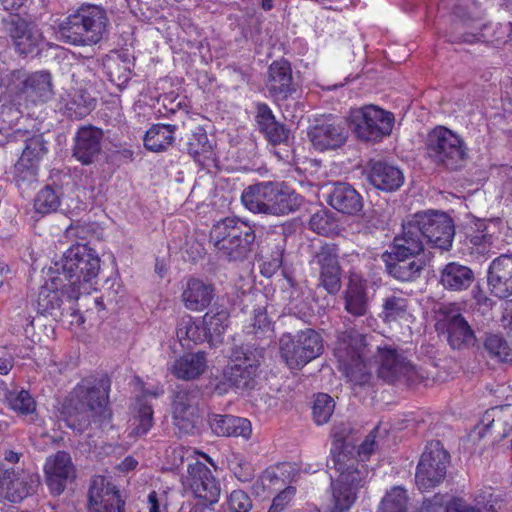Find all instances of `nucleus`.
<instances>
[{
  "mask_svg": "<svg viewBox=\"0 0 512 512\" xmlns=\"http://www.w3.org/2000/svg\"><path fill=\"white\" fill-rule=\"evenodd\" d=\"M330 463L338 473L331 481L330 512H347L358 497V491L366 483L368 467L360 464L354 454V447L345 440L344 432L333 430Z\"/></svg>",
  "mask_w": 512,
  "mask_h": 512,
  "instance_id": "obj_1",
  "label": "nucleus"
},
{
  "mask_svg": "<svg viewBox=\"0 0 512 512\" xmlns=\"http://www.w3.org/2000/svg\"><path fill=\"white\" fill-rule=\"evenodd\" d=\"M264 348L253 344L237 346L231 353L228 364L220 378H216L213 391L222 396L231 389L236 391L253 390L257 385L259 367L264 359Z\"/></svg>",
  "mask_w": 512,
  "mask_h": 512,
  "instance_id": "obj_2",
  "label": "nucleus"
},
{
  "mask_svg": "<svg viewBox=\"0 0 512 512\" xmlns=\"http://www.w3.org/2000/svg\"><path fill=\"white\" fill-rule=\"evenodd\" d=\"M243 205L253 213L282 216L297 211L301 195L280 182H261L247 187L242 195Z\"/></svg>",
  "mask_w": 512,
  "mask_h": 512,
  "instance_id": "obj_3",
  "label": "nucleus"
},
{
  "mask_svg": "<svg viewBox=\"0 0 512 512\" xmlns=\"http://www.w3.org/2000/svg\"><path fill=\"white\" fill-rule=\"evenodd\" d=\"M106 11L92 4L81 5L59 25L61 39L74 46H92L99 43L108 31Z\"/></svg>",
  "mask_w": 512,
  "mask_h": 512,
  "instance_id": "obj_4",
  "label": "nucleus"
},
{
  "mask_svg": "<svg viewBox=\"0 0 512 512\" xmlns=\"http://www.w3.org/2000/svg\"><path fill=\"white\" fill-rule=\"evenodd\" d=\"M75 394L78 399L75 413L68 419V425L71 428L82 431L92 421L100 426L110 421L111 412L107 407L108 385L106 380L101 379L93 386L83 381L76 387Z\"/></svg>",
  "mask_w": 512,
  "mask_h": 512,
  "instance_id": "obj_5",
  "label": "nucleus"
},
{
  "mask_svg": "<svg viewBox=\"0 0 512 512\" xmlns=\"http://www.w3.org/2000/svg\"><path fill=\"white\" fill-rule=\"evenodd\" d=\"M1 85L18 105L44 103L53 96L52 76L47 71L13 70L1 76Z\"/></svg>",
  "mask_w": 512,
  "mask_h": 512,
  "instance_id": "obj_6",
  "label": "nucleus"
},
{
  "mask_svg": "<svg viewBox=\"0 0 512 512\" xmlns=\"http://www.w3.org/2000/svg\"><path fill=\"white\" fill-rule=\"evenodd\" d=\"M210 240L220 257L238 261L246 258L250 252L255 233L246 223L234 218H225L213 226Z\"/></svg>",
  "mask_w": 512,
  "mask_h": 512,
  "instance_id": "obj_7",
  "label": "nucleus"
},
{
  "mask_svg": "<svg viewBox=\"0 0 512 512\" xmlns=\"http://www.w3.org/2000/svg\"><path fill=\"white\" fill-rule=\"evenodd\" d=\"M426 150L433 163L449 170L460 168L467 158L463 139L444 126H437L428 133Z\"/></svg>",
  "mask_w": 512,
  "mask_h": 512,
  "instance_id": "obj_8",
  "label": "nucleus"
},
{
  "mask_svg": "<svg viewBox=\"0 0 512 512\" xmlns=\"http://www.w3.org/2000/svg\"><path fill=\"white\" fill-rule=\"evenodd\" d=\"M323 352V340L313 329L284 333L279 339L280 357L290 369H300Z\"/></svg>",
  "mask_w": 512,
  "mask_h": 512,
  "instance_id": "obj_9",
  "label": "nucleus"
},
{
  "mask_svg": "<svg viewBox=\"0 0 512 512\" xmlns=\"http://www.w3.org/2000/svg\"><path fill=\"white\" fill-rule=\"evenodd\" d=\"M370 353L363 335L351 338L348 344L340 342L334 351L338 369L354 385H365L370 381L371 363L366 361Z\"/></svg>",
  "mask_w": 512,
  "mask_h": 512,
  "instance_id": "obj_10",
  "label": "nucleus"
},
{
  "mask_svg": "<svg viewBox=\"0 0 512 512\" xmlns=\"http://www.w3.org/2000/svg\"><path fill=\"white\" fill-rule=\"evenodd\" d=\"M57 264L59 271H62L63 280L69 281L73 287L90 283L100 271V258L87 244L71 246L64 253L61 263Z\"/></svg>",
  "mask_w": 512,
  "mask_h": 512,
  "instance_id": "obj_11",
  "label": "nucleus"
},
{
  "mask_svg": "<svg viewBox=\"0 0 512 512\" xmlns=\"http://www.w3.org/2000/svg\"><path fill=\"white\" fill-rule=\"evenodd\" d=\"M449 454L439 441H431L425 447L418 463L415 481L421 491L439 485L446 476Z\"/></svg>",
  "mask_w": 512,
  "mask_h": 512,
  "instance_id": "obj_12",
  "label": "nucleus"
},
{
  "mask_svg": "<svg viewBox=\"0 0 512 512\" xmlns=\"http://www.w3.org/2000/svg\"><path fill=\"white\" fill-rule=\"evenodd\" d=\"M394 115L375 105H367L352 114L356 136L363 141L378 142L390 135Z\"/></svg>",
  "mask_w": 512,
  "mask_h": 512,
  "instance_id": "obj_13",
  "label": "nucleus"
},
{
  "mask_svg": "<svg viewBox=\"0 0 512 512\" xmlns=\"http://www.w3.org/2000/svg\"><path fill=\"white\" fill-rule=\"evenodd\" d=\"M420 228L426 243L441 250H449L455 235L453 220L444 212L426 210L411 216Z\"/></svg>",
  "mask_w": 512,
  "mask_h": 512,
  "instance_id": "obj_14",
  "label": "nucleus"
},
{
  "mask_svg": "<svg viewBox=\"0 0 512 512\" xmlns=\"http://www.w3.org/2000/svg\"><path fill=\"white\" fill-rule=\"evenodd\" d=\"M200 391L196 387H177L172 401L173 425L180 435L193 434L199 421Z\"/></svg>",
  "mask_w": 512,
  "mask_h": 512,
  "instance_id": "obj_15",
  "label": "nucleus"
},
{
  "mask_svg": "<svg viewBox=\"0 0 512 512\" xmlns=\"http://www.w3.org/2000/svg\"><path fill=\"white\" fill-rule=\"evenodd\" d=\"M345 123L332 115L316 118L308 128L307 137L318 151L335 150L347 140Z\"/></svg>",
  "mask_w": 512,
  "mask_h": 512,
  "instance_id": "obj_16",
  "label": "nucleus"
},
{
  "mask_svg": "<svg viewBox=\"0 0 512 512\" xmlns=\"http://www.w3.org/2000/svg\"><path fill=\"white\" fill-rule=\"evenodd\" d=\"M439 312L443 316L441 324L452 349L463 350L475 345L476 335L456 304L445 305Z\"/></svg>",
  "mask_w": 512,
  "mask_h": 512,
  "instance_id": "obj_17",
  "label": "nucleus"
},
{
  "mask_svg": "<svg viewBox=\"0 0 512 512\" xmlns=\"http://www.w3.org/2000/svg\"><path fill=\"white\" fill-rule=\"evenodd\" d=\"M3 24L19 55L25 57L38 51L43 37L36 26L18 15H10L7 19L3 20Z\"/></svg>",
  "mask_w": 512,
  "mask_h": 512,
  "instance_id": "obj_18",
  "label": "nucleus"
},
{
  "mask_svg": "<svg viewBox=\"0 0 512 512\" xmlns=\"http://www.w3.org/2000/svg\"><path fill=\"white\" fill-rule=\"evenodd\" d=\"M119 490L104 476H94L88 492V512H124Z\"/></svg>",
  "mask_w": 512,
  "mask_h": 512,
  "instance_id": "obj_19",
  "label": "nucleus"
},
{
  "mask_svg": "<svg viewBox=\"0 0 512 512\" xmlns=\"http://www.w3.org/2000/svg\"><path fill=\"white\" fill-rule=\"evenodd\" d=\"M39 484V476L24 470L0 466V494L11 502L26 498Z\"/></svg>",
  "mask_w": 512,
  "mask_h": 512,
  "instance_id": "obj_20",
  "label": "nucleus"
},
{
  "mask_svg": "<svg viewBox=\"0 0 512 512\" xmlns=\"http://www.w3.org/2000/svg\"><path fill=\"white\" fill-rule=\"evenodd\" d=\"M313 263L319 267L320 285L329 294H336L341 287V268L337 247L333 244L322 245L315 252Z\"/></svg>",
  "mask_w": 512,
  "mask_h": 512,
  "instance_id": "obj_21",
  "label": "nucleus"
},
{
  "mask_svg": "<svg viewBox=\"0 0 512 512\" xmlns=\"http://www.w3.org/2000/svg\"><path fill=\"white\" fill-rule=\"evenodd\" d=\"M186 483L194 496L205 503H216L220 496V485L211 470L203 463L196 461L188 465Z\"/></svg>",
  "mask_w": 512,
  "mask_h": 512,
  "instance_id": "obj_22",
  "label": "nucleus"
},
{
  "mask_svg": "<svg viewBox=\"0 0 512 512\" xmlns=\"http://www.w3.org/2000/svg\"><path fill=\"white\" fill-rule=\"evenodd\" d=\"M64 280L59 274L58 264L47 272L44 284L40 287L35 302L38 313L42 315H57L62 305Z\"/></svg>",
  "mask_w": 512,
  "mask_h": 512,
  "instance_id": "obj_23",
  "label": "nucleus"
},
{
  "mask_svg": "<svg viewBox=\"0 0 512 512\" xmlns=\"http://www.w3.org/2000/svg\"><path fill=\"white\" fill-rule=\"evenodd\" d=\"M487 286L496 298L512 296V254H502L491 261L487 270Z\"/></svg>",
  "mask_w": 512,
  "mask_h": 512,
  "instance_id": "obj_24",
  "label": "nucleus"
},
{
  "mask_svg": "<svg viewBox=\"0 0 512 512\" xmlns=\"http://www.w3.org/2000/svg\"><path fill=\"white\" fill-rule=\"evenodd\" d=\"M266 89L277 102L285 101L296 92L292 69L287 60L273 61L267 70Z\"/></svg>",
  "mask_w": 512,
  "mask_h": 512,
  "instance_id": "obj_25",
  "label": "nucleus"
},
{
  "mask_svg": "<svg viewBox=\"0 0 512 512\" xmlns=\"http://www.w3.org/2000/svg\"><path fill=\"white\" fill-rule=\"evenodd\" d=\"M45 474L50 491L55 495L61 494L66 482L74 478L75 474L70 455L65 451H58L49 457L45 463Z\"/></svg>",
  "mask_w": 512,
  "mask_h": 512,
  "instance_id": "obj_26",
  "label": "nucleus"
},
{
  "mask_svg": "<svg viewBox=\"0 0 512 512\" xmlns=\"http://www.w3.org/2000/svg\"><path fill=\"white\" fill-rule=\"evenodd\" d=\"M378 374L387 382L393 383L402 378H409L413 373V367L407 359L392 348L377 347Z\"/></svg>",
  "mask_w": 512,
  "mask_h": 512,
  "instance_id": "obj_27",
  "label": "nucleus"
},
{
  "mask_svg": "<svg viewBox=\"0 0 512 512\" xmlns=\"http://www.w3.org/2000/svg\"><path fill=\"white\" fill-rule=\"evenodd\" d=\"M425 244L420 228L411 217L402 225L401 234L394 238L391 251H394L397 257L421 259L419 256L423 254Z\"/></svg>",
  "mask_w": 512,
  "mask_h": 512,
  "instance_id": "obj_28",
  "label": "nucleus"
},
{
  "mask_svg": "<svg viewBox=\"0 0 512 512\" xmlns=\"http://www.w3.org/2000/svg\"><path fill=\"white\" fill-rule=\"evenodd\" d=\"M103 132L93 126L78 129L74 138L73 156L83 165L93 163L101 152Z\"/></svg>",
  "mask_w": 512,
  "mask_h": 512,
  "instance_id": "obj_29",
  "label": "nucleus"
},
{
  "mask_svg": "<svg viewBox=\"0 0 512 512\" xmlns=\"http://www.w3.org/2000/svg\"><path fill=\"white\" fill-rule=\"evenodd\" d=\"M382 259L387 273L402 282H410L417 279L425 266L423 259L397 257L394 255V251L384 253Z\"/></svg>",
  "mask_w": 512,
  "mask_h": 512,
  "instance_id": "obj_30",
  "label": "nucleus"
},
{
  "mask_svg": "<svg viewBox=\"0 0 512 512\" xmlns=\"http://www.w3.org/2000/svg\"><path fill=\"white\" fill-rule=\"evenodd\" d=\"M368 180L375 188L391 192L398 190L403 185L404 175L394 165L383 161H371Z\"/></svg>",
  "mask_w": 512,
  "mask_h": 512,
  "instance_id": "obj_31",
  "label": "nucleus"
},
{
  "mask_svg": "<svg viewBox=\"0 0 512 512\" xmlns=\"http://www.w3.org/2000/svg\"><path fill=\"white\" fill-rule=\"evenodd\" d=\"M183 149L193 157L202 167H208L214 162L212 145L209 142L206 131L197 126L195 130L180 139Z\"/></svg>",
  "mask_w": 512,
  "mask_h": 512,
  "instance_id": "obj_32",
  "label": "nucleus"
},
{
  "mask_svg": "<svg viewBox=\"0 0 512 512\" xmlns=\"http://www.w3.org/2000/svg\"><path fill=\"white\" fill-rule=\"evenodd\" d=\"M344 309L354 317H362L369 312L366 281L357 275H352L349 279L344 295Z\"/></svg>",
  "mask_w": 512,
  "mask_h": 512,
  "instance_id": "obj_33",
  "label": "nucleus"
},
{
  "mask_svg": "<svg viewBox=\"0 0 512 512\" xmlns=\"http://www.w3.org/2000/svg\"><path fill=\"white\" fill-rule=\"evenodd\" d=\"M214 298V288L200 279L190 278L181 299L186 309L194 312L205 310Z\"/></svg>",
  "mask_w": 512,
  "mask_h": 512,
  "instance_id": "obj_34",
  "label": "nucleus"
},
{
  "mask_svg": "<svg viewBox=\"0 0 512 512\" xmlns=\"http://www.w3.org/2000/svg\"><path fill=\"white\" fill-rule=\"evenodd\" d=\"M255 118L259 131L264 134L269 143L278 145L288 140L290 131L276 120L267 104L260 103L257 105Z\"/></svg>",
  "mask_w": 512,
  "mask_h": 512,
  "instance_id": "obj_35",
  "label": "nucleus"
},
{
  "mask_svg": "<svg viewBox=\"0 0 512 512\" xmlns=\"http://www.w3.org/2000/svg\"><path fill=\"white\" fill-rule=\"evenodd\" d=\"M328 203L335 210L348 215H355L363 208L361 195L347 183L334 184Z\"/></svg>",
  "mask_w": 512,
  "mask_h": 512,
  "instance_id": "obj_36",
  "label": "nucleus"
},
{
  "mask_svg": "<svg viewBox=\"0 0 512 512\" xmlns=\"http://www.w3.org/2000/svg\"><path fill=\"white\" fill-rule=\"evenodd\" d=\"M475 279L473 270L459 262H449L440 271V284L449 291L468 289Z\"/></svg>",
  "mask_w": 512,
  "mask_h": 512,
  "instance_id": "obj_37",
  "label": "nucleus"
},
{
  "mask_svg": "<svg viewBox=\"0 0 512 512\" xmlns=\"http://www.w3.org/2000/svg\"><path fill=\"white\" fill-rule=\"evenodd\" d=\"M94 108L95 99L83 89H72L61 97V110L71 119H83Z\"/></svg>",
  "mask_w": 512,
  "mask_h": 512,
  "instance_id": "obj_38",
  "label": "nucleus"
},
{
  "mask_svg": "<svg viewBox=\"0 0 512 512\" xmlns=\"http://www.w3.org/2000/svg\"><path fill=\"white\" fill-rule=\"evenodd\" d=\"M207 368L206 353L198 351L186 353L176 359L171 367L172 374L182 380H193L201 376Z\"/></svg>",
  "mask_w": 512,
  "mask_h": 512,
  "instance_id": "obj_39",
  "label": "nucleus"
},
{
  "mask_svg": "<svg viewBox=\"0 0 512 512\" xmlns=\"http://www.w3.org/2000/svg\"><path fill=\"white\" fill-rule=\"evenodd\" d=\"M209 424L211 430L217 436L248 438L252 431L248 419L232 415H213Z\"/></svg>",
  "mask_w": 512,
  "mask_h": 512,
  "instance_id": "obj_40",
  "label": "nucleus"
},
{
  "mask_svg": "<svg viewBox=\"0 0 512 512\" xmlns=\"http://www.w3.org/2000/svg\"><path fill=\"white\" fill-rule=\"evenodd\" d=\"M177 130L176 124H154L145 133L144 146L152 152L165 151L173 144Z\"/></svg>",
  "mask_w": 512,
  "mask_h": 512,
  "instance_id": "obj_41",
  "label": "nucleus"
},
{
  "mask_svg": "<svg viewBox=\"0 0 512 512\" xmlns=\"http://www.w3.org/2000/svg\"><path fill=\"white\" fill-rule=\"evenodd\" d=\"M15 133L25 144L19 159L40 166V162L49 151L48 142L44 139V136L42 134L29 136L28 131L23 130L20 127L19 129H16Z\"/></svg>",
  "mask_w": 512,
  "mask_h": 512,
  "instance_id": "obj_42",
  "label": "nucleus"
},
{
  "mask_svg": "<svg viewBox=\"0 0 512 512\" xmlns=\"http://www.w3.org/2000/svg\"><path fill=\"white\" fill-rule=\"evenodd\" d=\"M379 317L385 323L405 319L409 311V299L402 293L393 291L382 299Z\"/></svg>",
  "mask_w": 512,
  "mask_h": 512,
  "instance_id": "obj_43",
  "label": "nucleus"
},
{
  "mask_svg": "<svg viewBox=\"0 0 512 512\" xmlns=\"http://www.w3.org/2000/svg\"><path fill=\"white\" fill-rule=\"evenodd\" d=\"M493 424L503 427L504 434L507 430L512 429V404L493 407L486 411L481 424L476 426L474 434L479 438H483L485 433Z\"/></svg>",
  "mask_w": 512,
  "mask_h": 512,
  "instance_id": "obj_44",
  "label": "nucleus"
},
{
  "mask_svg": "<svg viewBox=\"0 0 512 512\" xmlns=\"http://www.w3.org/2000/svg\"><path fill=\"white\" fill-rule=\"evenodd\" d=\"M176 336L182 346L202 343L208 340L204 325L197 324L191 316H186L178 323Z\"/></svg>",
  "mask_w": 512,
  "mask_h": 512,
  "instance_id": "obj_45",
  "label": "nucleus"
},
{
  "mask_svg": "<svg viewBox=\"0 0 512 512\" xmlns=\"http://www.w3.org/2000/svg\"><path fill=\"white\" fill-rule=\"evenodd\" d=\"M229 314L226 310L210 311L203 316V325L208 341H218L228 327Z\"/></svg>",
  "mask_w": 512,
  "mask_h": 512,
  "instance_id": "obj_46",
  "label": "nucleus"
},
{
  "mask_svg": "<svg viewBox=\"0 0 512 512\" xmlns=\"http://www.w3.org/2000/svg\"><path fill=\"white\" fill-rule=\"evenodd\" d=\"M484 350L491 358L499 362L512 360V348L500 334L486 335L484 340Z\"/></svg>",
  "mask_w": 512,
  "mask_h": 512,
  "instance_id": "obj_47",
  "label": "nucleus"
},
{
  "mask_svg": "<svg viewBox=\"0 0 512 512\" xmlns=\"http://www.w3.org/2000/svg\"><path fill=\"white\" fill-rule=\"evenodd\" d=\"M137 414L132 420L131 435L142 436L145 435L153 425V409L143 399L137 400Z\"/></svg>",
  "mask_w": 512,
  "mask_h": 512,
  "instance_id": "obj_48",
  "label": "nucleus"
},
{
  "mask_svg": "<svg viewBox=\"0 0 512 512\" xmlns=\"http://www.w3.org/2000/svg\"><path fill=\"white\" fill-rule=\"evenodd\" d=\"M245 332L254 335L257 339H271L273 327L267 312L262 309H255L251 323L245 327Z\"/></svg>",
  "mask_w": 512,
  "mask_h": 512,
  "instance_id": "obj_49",
  "label": "nucleus"
},
{
  "mask_svg": "<svg viewBox=\"0 0 512 512\" xmlns=\"http://www.w3.org/2000/svg\"><path fill=\"white\" fill-rule=\"evenodd\" d=\"M309 227L317 234L329 236L337 232L338 224L333 213L320 209L311 215Z\"/></svg>",
  "mask_w": 512,
  "mask_h": 512,
  "instance_id": "obj_50",
  "label": "nucleus"
},
{
  "mask_svg": "<svg viewBox=\"0 0 512 512\" xmlns=\"http://www.w3.org/2000/svg\"><path fill=\"white\" fill-rule=\"evenodd\" d=\"M39 165L19 159L14 166V180L20 189L38 182Z\"/></svg>",
  "mask_w": 512,
  "mask_h": 512,
  "instance_id": "obj_51",
  "label": "nucleus"
},
{
  "mask_svg": "<svg viewBox=\"0 0 512 512\" xmlns=\"http://www.w3.org/2000/svg\"><path fill=\"white\" fill-rule=\"evenodd\" d=\"M408 497L402 487H394L382 499L378 512H407Z\"/></svg>",
  "mask_w": 512,
  "mask_h": 512,
  "instance_id": "obj_52",
  "label": "nucleus"
},
{
  "mask_svg": "<svg viewBox=\"0 0 512 512\" xmlns=\"http://www.w3.org/2000/svg\"><path fill=\"white\" fill-rule=\"evenodd\" d=\"M60 205V198L56 191L46 186L41 189L34 199V209L40 214H49L57 210Z\"/></svg>",
  "mask_w": 512,
  "mask_h": 512,
  "instance_id": "obj_53",
  "label": "nucleus"
},
{
  "mask_svg": "<svg viewBox=\"0 0 512 512\" xmlns=\"http://www.w3.org/2000/svg\"><path fill=\"white\" fill-rule=\"evenodd\" d=\"M335 402L331 396L320 393L316 396L312 407L313 419L317 425L327 423L332 416Z\"/></svg>",
  "mask_w": 512,
  "mask_h": 512,
  "instance_id": "obj_54",
  "label": "nucleus"
},
{
  "mask_svg": "<svg viewBox=\"0 0 512 512\" xmlns=\"http://www.w3.org/2000/svg\"><path fill=\"white\" fill-rule=\"evenodd\" d=\"M9 407L19 414H30L35 411L36 403L26 390L10 391L6 395Z\"/></svg>",
  "mask_w": 512,
  "mask_h": 512,
  "instance_id": "obj_55",
  "label": "nucleus"
},
{
  "mask_svg": "<svg viewBox=\"0 0 512 512\" xmlns=\"http://www.w3.org/2000/svg\"><path fill=\"white\" fill-rule=\"evenodd\" d=\"M309 298L308 291L299 287H292L288 303L289 312L298 315L300 318L306 316L311 311Z\"/></svg>",
  "mask_w": 512,
  "mask_h": 512,
  "instance_id": "obj_56",
  "label": "nucleus"
},
{
  "mask_svg": "<svg viewBox=\"0 0 512 512\" xmlns=\"http://www.w3.org/2000/svg\"><path fill=\"white\" fill-rule=\"evenodd\" d=\"M106 74L117 86L126 84L131 77L129 63L119 59H110L105 63Z\"/></svg>",
  "mask_w": 512,
  "mask_h": 512,
  "instance_id": "obj_57",
  "label": "nucleus"
},
{
  "mask_svg": "<svg viewBox=\"0 0 512 512\" xmlns=\"http://www.w3.org/2000/svg\"><path fill=\"white\" fill-rule=\"evenodd\" d=\"M0 119L2 126L0 130L17 129L16 127L20 124V121L24 119L22 112L15 105H2L0 112ZM15 138H19L15 133Z\"/></svg>",
  "mask_w": 512,
  "mask_h": 512,
  "instance_id": "obj_58",
  "label": "nucleus"
},
{
  "mask_svg": "<svg viewBox=\"0 0 512 512\" xmlns=\"http://www.w3.org/2000/svg\"><path fill=\"white\" fill-rule=\"evenodd\" d=\"M227 504L230 512H249L253 507L250 496L242 490L232 491Z\"/></svg>",
  "mask_w": 512,
  "mask_h": 512,
  "instance_id": "obj_59",
  "label": "nucleus"
},
{
  "mask_svg": "<svg viewBox=\"0 0 512 512\" xmlns=\"http://www.w3.org/2000/svg\"><path fill=\"white\" fill-rule=\"evenodd\" d=\"M378 432L379 428L375 427L369 433V435L366 436L365 440L359 446L357 454L358 457L360 458V461L358 460L360 464H364L363 462L367 461L370 458L371 454L375 451L376 437Z\"/></svg>",
  "mask_w": 512,
  "mask_h": 512,
  "instance_id": "obj_60",
  "label": "nucleus"
},
{
  "mask_svg": "<svg viewBox=\"0 0 512 512\" xmlns=\"http://www.w3.org/2000/svg\"><path fill=\"white\" fill-rule=\"evenodd\" d=\"M295 495V488L294 487H287L284 490H282L274 499L271 504V508L275 510L276 512H281L284 510V508L287 506V504L290 502V500Z\"/></svg>",
  "mask_w": 512,
  "mask_h": 512,
  "instance_id": "obj_61",
  "label": "nucleus"
},
{
  "mask_svg": "<svg viewBox=\"0 0 512 512\" xmlns=\"http://www.w3.org/2000/svg\"><path fill=\"white\" fill-rule=\"evenodd\" d=\"M275 241V251L272 252V258L269 262V265L272 269H278L280 268L282 264V258H283V252L285 247V236L283 235H277V237L274 239Z\"/></svg>",
  "mask_w": 512,
  "mask_h": 512,
  "instance_id": "obj_62",
  "label": "nucleus"
},
{
  "mask_svg": "<svg viewBox=\"0 0 512 512\" xmlns=\"http://www.w3.org/2000/svg\"><path fill=\"white\" fill-rule=\"evenodd\" d=\"M444 497L435 495L432 499H427L415 510V512H442Z\"/></svg>",
  "mask_w": 512,
  "mask_h": 512,
  "instance_id": "obj_63",
  "label": "nucleus"
},
{
  "mask_svg": "<svg viewBox=\"0 0 512 512\" xmlns=\"http://www.w3.org/2000/svg\"><path fill=\"white\" fill-rule=\"evenodd\" d=\"M470 242L475 246H485V244H490L491 236L486 233H477L469 235Z\"/></svg>",
  "mask_w": 512,
  "mask_h": 512,
  "instance_id": "obj_64",
  "label": "nucleus"
}]
</instances>
